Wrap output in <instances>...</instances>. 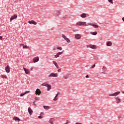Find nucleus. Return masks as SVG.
<instances>
[{"mask_svg": "<svg viewBox=\"0 0 124 124\" xmlns=\"http://www.w3.org/2000/svg\"><path fill=\"white\" fill-rule=\"evenodd\" d=\"M87 48H91V49H96V46L93 45H88L86 46Z\"/></svg>", "mask_w": 124, "mask_h": 124, "instance_id": "4", "label": "nucleus"}, {"mask_svg": "<svg viewBox=\"0 0 124 124\" xmlns=\"http://www.w3.org/2000/svg\"><path fill=\"white\" fill-rule=\"evenodd\" d=\"M69 78V75H66L65 76H64V79L66 80V79H68Z\"/></svg>", "mask_w": 124, "mask_h": 124, "instance_id": "27", "label": "nucleus"}, {"mask_svg": "<svg viewBox=\"0 0 124 124\" xmlns=\"http://www.w3.org/2000/svg\"><path fill=\"white\" fill-rule=\"evenodd\" d=\"M59 94H60V93H58L56 95V97H57V96H59Z\"/></svg>", "mask_w": 124, "mask_h": 124, "instance_id": "39", "label": "nucleus"}, {"mask_svg": "<svg viewBox=\"0 0 124 124\" xmlns=\"http://www.w3.org/2000/svg\"><path fill=\"white\" fill-rule=\"evenodd\" d=\"M32 112H33L32 110H31V113H32Z\"/></svg>", "mask_w": 124, "mask_h": 124, "instance_id": "52", "label": "nucleus"}, {"mask_svg": "<svg viewBox=\"0 0 124 124\" xmlns=\"http://www.w3.org/2000/svg\"><path fill=\"white\" fill-rule=\"evenodd\" d=\"M61 71H62V69H59L58 70V72H61Z\"/></svg>", "mask_w": 124, "mask_h": 124, "instance_id": "38", "label": "nucleus"}, {"mask_svg": "<svg viewBox=\"0 0 124 124\" xmlns=\"http://www.w3.org/2000/svg\"><path fill=\"white\" fill-rule=\"evenodd\" d=\"M67 18H68V15H64L63 16V19H67Z\"/></svg>", "mask_w": 124, "mask_h": 124, "instance_id": "29", "label": "nucleus"}, {"mask_svg": "<svg viewBox=\"0 0 124 124\" xmlns=\"http://www.w3.org/2000/svg\"><path fill=\"white\" fill-rule=\"evenodd\" d=\"M23 69L25 72L26 74H29L30 73V70L26 69V68H23Z\"/></svg>", "mask_w": 124, "mask_h": 124, "instance_id": "20", "label": "nucleus"}, {"mask_svg": "<svg viewBox=\"0 0 124 124\" xmlns=\"http://www.w3.org/2000/svg\"><path fill=\"white\" fill-rule=\"evenodd\" d=\"M57 50V48H56V47H54V48H53V51H55V50Z\"/></svg>", "mask_w": 124, "mask_h": 124, "instance_id": "42", "label": "nucleus"}, {"mask_svg": "<svg viewBox=\"0 0 124 124\" xmlns=\"http://www.w3.org/2000/svg\"><path fill=\"white\" fill-rule=\"evenodd\" d=\"M52 62H53V64H54V65L55 66L56 68H57L58 69H59V68H60V66H59L58 63H57V62H56V61H53Z\"/></svg>", "mask_w": 124, "mask_h": 124, "instance_id": "14", "label": "nucleus"}, {"mask_svg": "<svg viewBox=\"0 0 124 124\" xmlns=\"http://www.w3.org/2000/svg\"><path fill=\"white\" fill-rule=\"evenodd\" d=\"M5 71L7 73H9L10 72V67L9 65H7L5 68Z\"/></svg>", "mask_w": 124, "mask_h": 124, "instance_id": "12", "label": "nucleus"}, {"mask_svg": "<svg viewBox=\"0 0 124 124\" xmlns=\"http://www.w3.org/2000/svg\"><path fill=\"white\" fill-rule=\"evenodd\" d=\"M39 61V57H36L33 59V62L34 63L37 62Z\"/></svg>", "mask_w": 124, "mask_h": 124, "instance_id": "11", "label": "nucleus"}, {"mask_svg": "<svg viewBox=\"0 0 124 124\" xmlns=\"http://www.w3.org/2000/svg\"><path fill=\"white\" fill-rule=\"evenodd\" d=\"M54 101H57V100H58V98L57 97H54V98L53 99Z\"/></svg>", "mask_w": 124, "mask_h": 124, "instance_id": "31", "label": "nucleus"}, {"mask_svg": "<svg viewBox=\"0 0 124 124\" xmlns=\"http://www.w3.org/2000/svg\"><path fill=\"white\" fill-rule=\"evenodd\" d=\"M75 26H87V23L86 22L78 21L76 24Z\"/></svg>", "mask_w": 124, "mask_h": 124, "instance_id": "1", "label": "nucleus"}, {"mask_svg": "<svg viewBox=\"0 0 124 124\" xmlns=\"http://www.w3.org/2000/svg\"><path fill=\"white\" fill-rule=\"evenodd\" d=\"M35 94L36 95H40L41 94V91L39 89H37L35 91Z\"/></svg>", "mask_w": 124, "mask_h": 124, "instance_id": "8", "label": "nucleus"}, {"mask_svg": "<svg viewBox=\"0 0 124 124\" xmlns=\"http://www.w3.org/2000/svg\"><path fill=\"white\" fill-rule=\"evenodd\" d=\"M122 20L124 22V17L122 18Z\"/></svg>", "mask_w": 124, "mask_h": 124, "instance_id": "48", "label": "nucleus"}, {"mask_svg": "<svg viewBox=\"0 0 124 124\" xmlns=\"http://www.w3.org/2000/svg\"><path fill=\"white\" fill-rule=\"evenodd\" d=\"M88 25H89V26H92L93 27H94L95 29H97L98 28V25L93 23H88Z\"/></svg>", "mask_w": 124, "mask_h": 124, "instance_id": "9", "label": "nucleus"}, {"mask_svg": "<svg viewBox=\"0 0 124 124\" xmlns=\"http://www.w3.org/2000/svg\"><path fill=\"white\" fill-rule=\"evenodd\" d=\"M31 24H32L33 25H37V22L34 21V20H31Z\"/></svg>", "mask_w": 124, "mask_h": 124, "instance_id": "28", "label": "nucleus"}, {"mask_svg": "<svg viewBox=\"0 0 124 124\" xmlns=\"http://www.w3.org/2000/svg\"><path fill=\"white\" fill-rule=\"evenodd\" d=\"M43 108L46 110H49V109H51V107L48 106H44Z\"/></svg>", "mask_w": 124, "mask_h": 124, "instance_id": "21", "label": "nucleus"}, {"mask_svg": "<svg viewBox=\"0 0 124 124\" xmlns=\"http://www.w3.org/2000/svg\"><path fill=\"white\" fill-rule=\"evenodd\" d=\"M0 39H2V36H0Z\"/></svg>", "mask_w": 124, "mask_h": 124, "instance_id": "45", "label": "nucleus"}, {"mask_svg": "<svg viewBox=\"0 0 124 124\" xmlns=\"http://www.w3.org/2000/svg\"><path fill=\"white\" fill-rule=\"evenodd\" d=\"M118 119H121V118H122V116L121 115H119L118 116Z\"/></svg>", "mask_w": 124, "mask_h": 124, "instance_id": "41", "label": "nucleus"}, {"mask_svg": "<svg viewBox=\"0 0 124 124\" xmlns=\"http://www.w3.org/2000/svg\"><path fill=\"white\" fill-rule=\"evenodd\" d=\"M107 46H112V42H108L107 43Z\"/></svg>", "mask_w": 124, "mask_h": 124, "instance_id": "24", "label": "nucleus"}, {"mask_svg": "<svg viewBox=\"0 0 124 124\" xmlns=\"http://www.w3.org/2000/svg\"><path fill=\"white\" fill-rule=\"evenodd\" d=\"M23 48L24 49H28V46H23Z\"/></svg>", "mask_w": 124, "mask_h": 124, "instance_id": "32", "label": "nucleus"}, {"mask_svg": "<svg viewBox=\"0 0 124 124\" xmlns=\"http://www.w3.org/2000/svg\"><path fill=\"white\" fill-rule=\"evenodd\" d=\"M75 37L76 39H81V37H82V36H81V34H77L75 35Z\"/></svg>", "mask_w": 124, "mask_h": 124, "instance_id": "13", "label": "nucleus"}, {"mask_svg": "<svg viewBox=\"0 0 124 124\" xmlns=\"http://www.w3.org/2000/svg\"><path fill=\"white\" fill-rule=\"evenodd\" d=\"M42 86L46 87V88H47V91H50V90H51V89H52V88L51 87V85L46 84V83H43L42 84Z\"/></svg>", "mask_w": 124, "mask_h": 124, "instance_id": "2", "label": "nucleus"}, {"mask_svg": "<svg viewBox=\"0 0 124 124\" xmlns=\"http://www.w3.org/2000/svg\"><path fill=\"white\" fill-rule=\"evenodd\" d=\"M54 121H55V119L54 118H51V119H50L49 121V124H54Z\"/></svg>", "mask_w": 124, "mask_h": 124, "instance_id": "19", "label": "nucleus"}, {"mask_svg": "<svg viewBox=\"0 0 124 124\" xmlns=\"http://www.w3.org/2000/svg\"><path fill=\"white\" fill-rule=\"evenodd\" d=\"M86 78H89V75H86Z\"/></svg>", "mask_w": 124, "mask_h": 124, "instance_id": "44", "label": "nucleus"}, {"mask_svg": "<svg viewBox=\"0 0 124 124\" xmlns=\"http://www.w3.org/2000/svg\"><path fill=\"white\" fill-rule=\"evenodd\" d=\"M61 11H56L54 12V16L56 17H58V16H59V15H61Z\"/></svg>", "mask_w": 124, "mask_h": 124, "instance_id": "7", "label": "nucleus"}, {"mask_svg": "<svg viewBox=\"0 0 124 124\" xmlns=\"http://www.w3.org/2000/svg\"><path fill=\"white\" fill-rule=\"evenodd\" d=\"M102 73L103 74H105V72L106 71H107V68H106V67H105V66H103V67H102Z\"/></svg>", "mask_w": 124, "mask_h": 124, "instance_id": "15", "label": "nucleus"}, {"mask_svg": "<svg viewBox=\"0 0 124 124\" xmlns=\"http://www.w3.org/2000/svg\"><path fill=\"white\" fill-rule=\"evenodd\" d=\"M120 93V92H115L114 93L109 94L108 95L109 96H117V95H119Z\"/></svg>", "mask_w": 124, "mask_h": 124, "instance_id": "3", "label": "nucleus"}, {"mask_svg": "<svg viewBox=\"0 0 124 124\" xmlns=\"http://www.w3.org/2000/svg\"><path fill=\"white\" fill-rule=\"evenodd\" d=\"M70 122H68V121H67L66 124H70Z\"/></svg>", "mask_w": 124, "mask_h": 124, "instance_id": "43", "label": "nucleus"}, {"mask_svg": "<svg viewBox=\"0 0 124 124\" xmlns=\"http://www.w3.org/2000/svg\"><path fill=\"white\" fill-rule=\"evenodd\" d=\"M39 119H42V118H43V115H40L38 116Z\"/></svg>", "mask_w": 124, "mask_h": 124, "instance_id": "36", "label": "nucleus"}, {"mask_svg": "<svg viewBox=\"0 0 124 124\" xmlns=\"http://www.w3.org/2000/svg\"><path fill=\"white\" fill-rule=\"evenodd\" d=\"M20 46H24V44H21Z\"/></svg>", "mask_w": 124, "mask_h": 124, "instance_id": "46", "label": "nucleus"}, {"mask_svg": "<svg viewBox=\"0 0 124 124\" xmlns=\"http://www.w3.org/2000/svg\"><path fill=\"white\" fill-rule=\"evenodd\" d=\"M115 99L116 100L117 104H119V103H121V99H119V97H115Z\"/></svg>", "mask_w": 124, "mask_h": 124, "instance_id": "17", "label": "nucleus"}, {"mask_svg": "<svg viewBox=\"0 0 124 124\" xmlns=\"http://www.w3.org/2000/svg\"><path fill=\"white\" fill-rule=\"evenodd\" d=\"M17 18V15H14V16H12L10 18V21L12 20H14V19H16Z\"/></svg>", "mask_w": 124, "mask_h": 124, "instance_id": "16", "label": "nucleus"}, {"mask_svg": "<svg viewBox=\"0 0 124 124\" xmlns=\"http://www.w3.org/2000/svg\"><path fill=\"white\" fill-rule=\"evenodd\" d=\"M28 23H29V24H31V20H29V21H28Z\"/></svg>", "mask_w": 124, "mask_h": 124, "instance_id": "40", "label": "nucleus"}, {"mask_svg": "<svg viewBox=\"0 0 124 124\" xmlns=\"http://www.w3.org/2000/svg\"><path fill=\"white\" fill-rule=\"evenodd\" d=\"M80 17H81V18H86V17H87V14L83 13L80 15Z\"/></svg>", "mask_w": 124, "mask_h": 124, "instance_id": "23", "label": "nucleus"}, {"mask_svg": "<svg viewBox=\"0 0 124 124\" xmlns=\"http://www.w3.org/2000/svg\"><path fill=\"white\" fill-rule=\"evenodd\" d=\"M91 34H92L93 35H96L97 34V32L94 31V32H91Z\"/></svg>", "mask_w": 124, "mask_h": 124, "instance_id": "25", "label": "nucleus"}, {"mask_svg": "<svg viewBox=\"0 0 124 124\" xmlns=\"http://www.w3.org/2000/svg\"><path fill=\"white\" fill-rule=\"evenodd\" d=\"M28 112L31 116V108H28Z\"/></svg>", "mask_w": 124, "mask_h": 124, "instance_id": "26", "label": "nucleus"}, {"mask_svg": "<svg viewBox=\"0 0 124 124\" xmlns=\"http://www.w3.org/2000/svg\"><path fill=\"white\" fill-rule=\"evenodd\" d=\"M40 115H43V112H41Z\"/></svg>", "mask_w": 124, "mask_h": 124, "instance_id": "49", "label": "nucleus"}, {"mask_svg": "<svg viewBox=\"0 0 124 124\" xmlns=\"http://www.w3.org/2000/svg\"><path fill=\"white\" fill-rule=\"evenodd\" d=\"M7 78L6 76H5V78Z\"/></svg>", "mask_w": 124, "mask_h": 124, "instance_id": "51", "label": "nucleus"}, {"mask_svg": "<svg viewBox=\"0 0 124 124\" xmlns=\"http://www.w3.org/2000/svg\"><path fill=\"white\" fill-rule=\"evenodd\" d=\"M95 67V64H94L93 65L91 66V68H94Z\"/></svg>", "mask_w": 124, "mask_h": 124, "instance_id": "35", "label": "nucleus"}, {"mask_svg": "<svg viewBox=\"0 0 124 124\" xmlns=\"http://www.w3.org/2000/svg\"><path fill=\"white\" fill-rule=\"evenodd\" d=\"M76 124H82V123H76Z\"/></svg>", "mask_w": 124, "mask_h": 124, "instance_id": "47", "label": "nucleus"}, {"mask_svg": "<svg viewBox=\"0 0 124 124\" xmlns=\"http://www.w3.org/2000/svg\"><path fill=\"white\" fill-rule=\"evenodd\" d=\"M108 1H109L111 4H113V0H108Z\"/></svg>", "mask_w": 124, "mask_h": 124, "instance_id": "33", "label": "nucleus"}, {"mask_svg": "<svg viewBox=\"0 0 124 124\" xmlns=\"http://www.w3.org/2000/svg\"><path fill=\"white\" fill-rule=\"evenodd\" d=\"M57 50H62V47H57Z\"/></svg>", "mask_w": 124, "mask_h": 124, "instance_id": "30", "label": "nucleus"}, {"mask_svg": "<svg viewBox=\"0 0 124 124\" xmlns=\"http://www.w3.org/2000/svg\"><path fill=\"white\" fill-rule=\"evenodd\" d=\"M59 75L58 73H51L49 76L48 77H58Z\"/></svg>", "mask_w": 124, "mask_h": 124, "instance_id": "6", "label": "nucleus"}, {"mask_svg": "<svg viewBox=\"0 0 124 124\" xmlns=\"http://www.w3.org/2000/svg\"><path fill=\"white\" fill-rule=\"evenodd\" d=\"M25 93H21L20 95V96H24V95H25Z\"/></svg>", "mask_w": 124, "mask_h": 124, "instance_id": "34", "label": "nucleus"}, {"mask_svg": "<svg viewBox=\"0 0 124 124\" xmlns=\"http://www.w3.org/2000/svg\"><path fill=\"white\" fill-rule=\"evenodd\" d=\"M13 120L14 121H18V122L21 121V119L20 118H19V117H17L16 116L14 117Z\"/></svg>", "mask_w": 124, "mask_h": 124, "instance_id": "18", "label": "nucleus"}, {"mask_svg": "<svg viewBox=\"0 0 124 124\" xmlns=\"http://www.w3.org/2000/svg\"><path fill=\"white\" fill-rule=\"evenodd\" d=\"M30 93V91H26L24 93L25 94H26V93Z\"/></svg>", "mask_w": 124, "mask_h": 124, "instance_id": "37", "label": "nucleus"}, {"mask_svg": "<svg viewBox=\"0 0 124 124\" xmlns=\"http://www.w3.org/2000/svg\"><path fill=\"white\" fill-rule=\"evenodd\" d=\"M30 70H31V68H30Z\"/></svg>", "mask_w": 124, "mask_h": 124, "instance_id": "50", "label": "nucleus"}, {"mask_svg": "<svg viewBox=\"0 0 124 124\" xmlns=\"http://www.w3.org/2000/svg\"><path fill=\"white\" fill-rule=\"evenodd\" d=\"M39 99H40V98H39V97H35V98H34V100H35V101H34V102H33V105H35V106H36V105L35 104V101H38V100H39Z\"/></svg>", "mask_w": 124, "mask_h": 124, "instance_id": "22", "label": "nucleus"}, {"mask_svg": "<svg viewBox=\"0 0 124 124\" xmlns=\"http://www.w3.org/2000/svg\"><path fill=\"white\" fill-rule=\"evenodd\" d=\"M62 53H63V51L57 53V54L54 56V58H55V59H57V58H59V57H60V56H61V55L62 54Z\"/></svg>", "mask_w": 124, "mask_h": 124, "instance_id": "10", "label": "nucleus"}, {"mask_svg": "<svg viewBox=\"0 0 124 124\" xmlns=\"http://www.w3.org/2000/svg\"><path fill=\"white\" fill-rule=\"evenodd\" d=\"M62 37L64 38V40H65V41H66L67 43H70V40H69L68 38L66 37V36L64 35V34H62Z\"/></svg>", "mask_w": 124, "mask_h": 124, "instance_id": "5", "label": "nucleus"}]
</instances>
